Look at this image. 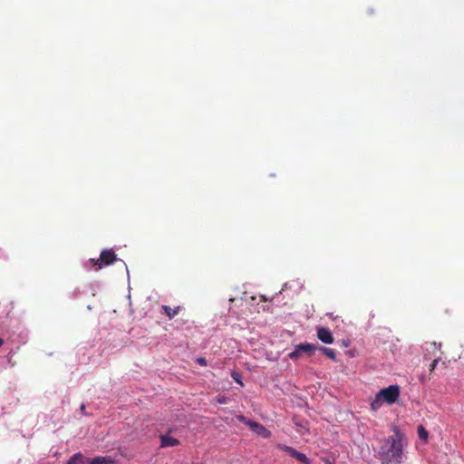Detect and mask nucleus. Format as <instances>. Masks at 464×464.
Wrapping results in <instances>:
<instances>
[{
	"mask_svg": "<svg viewBox=\"0 0 464 464\" xmlns=\"http://www.w3.org/2000/svg\"><path fill=\"white\" fill-rule=\"evenodd\" d=\"M392 430L393 435L384 438L377 451V456L382 459V464H401L402 462L407 439L398 427L394 426Z\"/></svg>",
	"mask_w": 464,
	"mask_h": 464,
	"instance_id": "f257e3e1",
	"label": "nucleus"
},
{
	"mask_svg": "<svg viewBox=\"0 0 464 464\" xmlns=\"http://www.w3.org/2000/svg\"><path fill=\"white\" fill-rule=\"evenodd\" d=\"M379 397H382L384 402L388 404L394 403L400 395V387L398 385H390L385 389H382L379 392Z\"/></svg>",
	"mask_w": 464,
	"mask_h": 464,
	"instance_id": "f03ea898",
	"label": "nucleus"
},
{
	"mask_svg": "<svg viewBox=\"0 0 464 464\" xmlns=\"http://www.w3.org/2000/svg\"><path fill=\"white\" fill-rule=\"evenodd\" d=\"M317 350V346L313 343H299L295 345L293 352L288 354L289 359L296 360L298 359L302 353H307L308 355H312Z\"/></svg>",
	"mask_w": 464,
	"mask_h": 464,
	"instance_id": "7ed1b4c3",
	"label": "nucleus"
},
{
	"mask_svg": "<svg viewBox=\"0 0 464 464\" xmlns=\"http://www.w3.org/2000/svg\"><path fill=\"white\" fill-rule=\"evenodd\" d=\"M279 449L285 451L289 456L295 458L296 460L303 464H311L310 459L305 454L297 451L295 449L286 445H279Z\"/></svg>",
	"mask_w": 464,
	"mask_h": 464,
	"instance_id": "20e7f679",
	"label": "nucleus"
},
{
	"mask_svg": "<svg viewBox=\"0 0 464 464\" xmlns=\"http://www.w3.org/2000/svg\"><path fill=\"white\" fill-rule=\"evenodd\" d=\"M317 337L324 343L331 344L334 343V336L332 332L326 327L317 328Z\"/></svg>",
	"mask_w": 464,
	"mask_h": 464,
	"instance_id": "39448f33",
	"label": "nucleus"
},
{
	"mask_svg": "<svg viewBox=\"0 0 464 464\" xmlns=\"http://www.w3.org/2000/svg\"><path fill=\"white\" fill-rule=\"evenodd\" d=\"M247 426L251 429L253 432L261 436L262 438H269L271 436V432L263 425L254 421L247 422Z\"/></svg>",
	"mask_w": 464,
	"mask_h": 464,
	"instance_id": "423d86ee",
	"label": "nucleus"
},
{
	"mask_svg": "<svg viewBox=\"0 0 464 464\" xmlns=\"http://www.w3.org/2000/svg\"><path fill=\"white\" fill-rule=\"evenodd\" d=\"M160 448L176 447L179 445V440L169 434H160Z\"/></svg>",
	"mask_w": 464,
	"mask_h": 464,
	"instance_id": "0eeeda50",
	"label": "nucleus"
},
{
	"mask_svg": "<svg viewBox=\"0 0 464 464\" xmlns=\"http://www.w3.org/2000/svg\"><path fill=\"white\" fill-rule=\"evenodd\" d=\"M100 259L104 265H111L116 260V255L112 250H103L101 253Z\"/></svg>",
	"mask_w": 464,
	"mask_h": 464,
	"instance_id": "6e6552de",
	"label": "nucleus"
},
{
	"mask_svg": "<svg viewBox=\"0 0 464 464\" xmlns=\"http://www.w3.org/2000/svg\"><path fill=\"white\" fill-rule=\"evenodd\" d=\"M317 350L321 351L324 354H325L328 358L333 361H336L335 352L334 349L327 348L324 346H317Z\"/></svg>",
	"mask_w": 464,
	"mask_h": 464,
	"instance_id": "1a4fd4ad",
	"label": "nucleus"
},
{
	"mask_svg": "<svg viewBox=\"0 0 464 464\" xmlns=\"http://www.w3.org/2000/svg\"><path fill=\"white\" fill-rule=\"evenodd\" d=\"M382 402H384L383 400L382 399V397H379V394L377 393L371 403L372 410L378 411L382 405Z\"/></svg>",
	"mask_w": 464,
	"mask_h": 464,
	"instance_id": "9d476101",
	"label": "nucleus"
},
{
	"mask_svg": "<svg viewBox=\"0 0 464 464\" xmlns=\"http://www.w3.org/2000/svg\"><path fill=\"white\" fill-rule=\"evenodd\" d=\"M112 460L106 457H96L89 464H111Z\"/></svg>",
	"mask_w": 464,
	"mask_h": 464,
	"instance_id": "9b49d317",
	"label": "nucleus"
},
{
	"mask_svg": "<svg viewBox=\"0 0 464 464\" xmlns=\"http://www.w3.org/2000/svg\"><path fill=\"white\" fill-rule=\"evenodd\" d=\"M163 309L169 319L173 318L179 312V307L171 308L170 306L163 305Z\"/></svg>",
	"mask_w": 464,
	"mask_h": 464,
	"instance_id": "f8f14e48",
	"label": "nucleus"
},
{
	"mask_svg": "<svg viewBox=\"0 0 464 464\" xmlns=\"http://www.w3.org/2000/svg\"><path fill=\"white\" fill-rule=\"evenodd\" d=\"M82 460V455L81 453H75L68 460L67 464H80Z\"/></svg>",
	"mask_w": 464,
	"mask_h": 464,
	"instance_id": "ddd939ff",
	"label": "nucleus"
},
{
	"mask_svg": "<svg viewBox=\"0 0 464 464\" xmlns=\"http://www.w3.org/2000/svg\"><path fill=\"white\" fill-rule=\"evenodd\" d=\"M418 435H419V438L423 441H426L428 439V431L425 430V428L422 425H420L418 427Z\"/></svg>",
	"mask_w": 464,
	"mask_h": 464,
	"instance_id": "4468645a",
	"label": "nucleus"
},
{
	"mask_svg": "<svg viewBox=\"0 0 464 464\" xmlns=\"http://www.w3.org/2000/svg\"><path fill=\"white\" fill-rule=\"evenodd\" d=\"M232 378L237 382L239 383L240 385H243V382H241L240 380V375L239 373L236 372H233L232 374H231Z\"/></svg>",
	"mask_w": 464,
	"mask_h": 464,
	"instance_id": "2eb2a0df",
	"label": "nucleus"
},
{
	"mask_svg": "<svg viewBox=\"0 0 464 464\" xmlns=\"http://www.w3.org/2000/svg\"><path fill=\"white\" fill-rule=\"evenodd\" d=\"M440 358H437L435 360H433V362H431V364L430 365V372H433L438 364V362H440Z\"/></svg>",
	"mask_w": 464,
	"mask_h": 464,
	"instance_id": "dca6fc26",
	"label": "nucleus"
},
{
	"mask_svg": "<svg viewBox=\"0 0 464 464\" xmlns=\"http://www.w3.org/2000/svg\"><path fill=\"white\" fill-rule=\"evenodd\" d=\"M238 420L239 421L245 423L246 425H247V422H254V420H247L245 416H239Z\"/></svg>",
	"mask_w": 464,
	"mask_h": 464,
	"instance_id": "f3484780",
	"label": "nucleus"
},
{
	"mask_svg": "<svg viewBox=\"0 0 464 464\" xmlns=\"http://www.w3.org/2000/svg\"><path fill=\"white\" fill-rule=\"evenodd\" d=\"M197 362L202 366L207 365V360L205 358L199 357L197 359Z\"/></svg>",
	"mask_w": 464,
	"mask_h": 464,
	"instance_id": "a211bd4d",
	"label": "nucleus"
},
{
	"mask_svg": "<svg viewBox=\"0 0 464 464\" xmlns=\"http://www.w3.org/2000/svg\"><path fill=\"white\" fill-rule=\"evenodd\" d=\"M432 345L438 349L441 347V343H433Z\"/></svg>",
	"mask_w": 464,
	"mask_h": 464,
	"instance_id": "6ab92c4d",
	"label": "nucleus"
},
{
	"mask_svg": "<svg viewBox=\"0 0 464 464\" xmlns=\"http://www.w3.org/2000/svg\"><path fill=\"white\" fill-rule=\"evenodd\" d=\"M84 411H85V405H84V404H82V405L81 406V411H82V413H84Z\"/></svg>",
	"mask_w": 464,
	"mask_h": 464,
	"instance_id": "aec40b11",
	"label": "nucleus"
},
{
	"mask_svg": "<svg viewBox=\"0 0 464 464\" xmlns=\"http://www.w3.org/2000/svg\"><path fill=\"white\" fill-rule=\"evenodd\" d=\"M3 343V340L0 338V346H2Z\"/></svg>",
	"mask_w": 464,
	"mask_h": 464,
	"instance_id": "412c9836",
	"label": "nucleus"
}]
</instances>
